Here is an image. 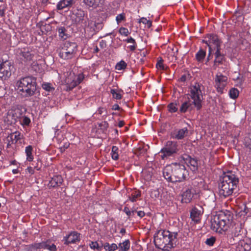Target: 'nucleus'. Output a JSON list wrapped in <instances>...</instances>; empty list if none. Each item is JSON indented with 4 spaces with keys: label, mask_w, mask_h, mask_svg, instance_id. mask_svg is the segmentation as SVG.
I'll return each mask as SVG.
<instances>
[{
    "label": "nucleus",
    "mask_w": 251,
    "mask_h": 251,
    "mask_svg": "<svg viewBox=\"0 0 251 251\" xmlns=\"http://www.w3.org/2000/svg\"><path fill=\"white\" fill-rule=\"evenodd\" d=\"M239 178L235 173L228 171L225 173L219 184V194L221 197H226L238 193Z\"/></svg>",
    "instance_id": "1"
},
{
    "label": "nucleus",
    "mask_w": 251,
    "mask_h": 251,
    "mask_svg": "<svg viewBox=\"0 0 251 251\" xmlns=\"http://www.w3.org/2000/svg\"><path fill=\"white\" fill-rule=\"evenodd\" d=\"M163 174L165 179L174 183L182 182L186 180L189 176L185 166L177 163L167 166L164 169Z\"/></svg>",
    "instance_id": "2"
},
{
    "label": "nucleus",
    "mask_w": 251,
    "mask_h": 251,
    "mask_svg": "<svg viewBox=\"0 0 251 251\" xmlns=\"http://www.w3.org/2000/svg\"><path fill=\"white\" fill-rule=\"evenodd\" d=\"M176 233H171L168 230H159L154 236L155 246L163 251H170L174 246V241L176 238Z\"/></svg>",
    "instance_id": "3"
},
{
    "label": "nucleus",
    "mask_w": 251,
    "mask_h": 251,
    "mask_svg": "<svg viewBox=\"0 0 251 251\" xmlns=\"http://www.w3.org/2000/svg\"><path fill=\"white\" fill-rule=\"evenodd\" d=\"M36 78L32 76L21 78L17 82L18 90L25 97L33 96L36 90Z\"/></svg>",
    "instance_id": "4"
},
{
    "label": "nucleus",
    "mask_w": 251,
    "mask_h": 251,
    "mask_svg": "<svg viewBox=\"0 0 251 251\" xmlns=\"http://www.w3.org/2000/svg\"><path fill=\"white\" fill-rule=\"evenodd\" d=\"M230 214L227 216L222 212L214 216L211 220V228L216 231L226 230V226L230 223Z\"/></svg>",
    "instance_id": "5"
},
{
    "label": "nucleus",
    "mask_w": 251,
    "mask_h": 251,
    "mask_svg": "<svg viewBox=\"0 0 251 251\" xmlns=\"http://www.w3.org/2000/svg\"><path fill=\"white\" fill-rule=\"evenodd\" d=\"M77 50V45L75 42L66 41L59 49V56L64 60L75 58Z\"/></svg>",
    "instance_id": "6"
},
{
    "label": "nucleus",
    "mask_w": 251,
    "mask_h": 251,
    "mask_svg": "<svg viewBox=\"0 0 251 251\" xmlns=\"http://www.w3.org/2000/svg\"><path fill=\"white\" fill-rule=\"evenodd\" d=\"M23 109L19 106H13L9 109L4 117V122L7 125H15L22 119Z\"/></svg>",
    "instance_id": "7"
},
{
    "label": "nucleus",
    "mask_w": 251,
    "mask_h": 251,
    "mask_svg": "<svg viewBox=\"0 0 251 251\" xmlns=\"http://www.w3.org/2000/svg\"><path fill=\"white\" fill-rule=\"evenodd\" d=\"M201 85L199 83H195L190 87V96L193 100L192 103L198 110H200L202 107L203 96L201 90Z\"/></svg>",
    "instance_id": "8"
},
{
    "label": "nucleus",
    "mask_w": 251,
    "mask_h": 251,
    "mask_svg": "<svg viewBox=\"0 0 251 251\" xmlns=\"http://www.w3.org/2000/svg\"><path fill=\"white\" fill-rule=\"evenodd\" d=\"M178 145L176 142L168 141L161 151V158L165 159L177 153L179 151Z\"/></svg>",
    "instance_id": "9"
},
{
    "label": "nucleus",
    "mask_w": 251,
    "mask_h": 251,
    "mask_svg": "<svg viewBox=\"0 0 251 251\" xmlns=\"http://www.w3.org/2000/svg\"><path fill=\"white\" fill-rule=\"evenodd\" d=\"M84 75L83 74L75 75L74 73H70V75L65 79L66 90L70 91L80 84L84 79Z\"/></svg>",
    "instance_id": "10"
},
{
    "label": "nucleus",
    "mask_w": 251,
    "mask_h": 251,
    "mask_svg": "<svg viewBox=\"0 0 251 251\" xmlns=\"http://www.w3.org/2000/svg\"><path fill=\"white\" fill-rule=\"evenodd\" d=\"M202 42L205 43L209 47V51L211 53L214 50H221V42L216 34H207Z\"/></svg>",
    "instance_id": "11"
},
{
    "label": "nucleus",
    "mask_w": 251,
    "mask_h": 251,
    "mask_svg": "<svg viewBox=\"0 0 251 251\" xmlns=\"http://www.w3.org/2000/svg\"><path fill=\"white\" fill-rule=\"evenodd\" d=\"M215 86L218 92L222 94L227 83V77L222 74L216 75L215 76Z\"/></svg>",
    "instance_id": "12"
},
{
    "label": "nucleus",
    "mask_w": 251,
    "mask_h": 251,
    "mask_svg": "<svg viewBox=\"0 0 251 251\" xmlns=\"http://www.w3.org/2000/svg\"><path fill=\"white\" fill-rule=\"evenodd\" d=\"M203 212V209L202 206L199 205L195 206L190 212V217L196 223L200 222L201 216Z\"/></svg>",
    "instance_id": "13"
},
{
    "label": "nucleus",
    "mask_w": 251,
    "mask_h": 251,
    "mask_svg": "<svg viewBox=\"0 0 251 251\" xmlns=\"http://www.w3.org/2000/svg\"><path fill=\"white\" fill-rule=\"evenodd\" d=\"M23 137V135L19 131H16L10 134L6 138V140L8 142L7 148H9L13 144L21 143Z\"/></svg>",
    "instance_id": "14"
},
{
    "label": "nucleus",
    "mask_w": 251,
    "mask_h": 251,
    "mask_svg": "<svg viewBox=\"0 0 251 251\" xmlns=\"http://www.w3.org/2000/svg\"><path fill=\"white\" fill-rule=\"evenodd\" d=\"M80 234L76 231H72L68 235L64 236L63 238L64 244L66 245L76 243L80 241Z\"/></svg>",
    "instance_id": "15"
},
{
    "label": "nucleus",
    "mask_w": 251,
    "mask_h": 251,
    "mask_svg": "<svg viewBox=\"0 0 251 251\" xmlns=\"http://www.w3.org/2000/svg\"><path fill=\"white\" fill-rule=\"evenodd\" d=\"M33 248L35 249H48L50 251H56V246L52 244L50 245V242L49 241H44L41 243H34L31 245Z\"/></svg>",
    "instance_id": "16"
},
{
    "label": "nucleus",
    "mask_w": 251,
    "mask_h": 251,
    "mask_svg": "<svg viewBox=\"0 0 251 251\" xmlns=\"http://www.w3.org/2000/svg\"><path fill=\"white\" fill-rule=\"evenodd\" d=\"M189 130L187 127L176 129L171 134V138L180 140L183 139L188 134Z\"/></svg>",
    "instance_id": "17"
},
{
    "label": "nucleus",
    "mask_w": 251,
    "mask_h": 251,
    "mask_svg": "<svg viewBox=\"0 0 251 251\" xmlns=\"http://www.w3.org/2000/svg\"><path fill=\"white\" fill-rule=\"evenodd\" d=\"M11 65L8 61L3 62V66L0 68V78L5 79L11 75Z\"/></svg>",
    "instance_id": "18"
},
{
    "label": "nucleus",
    "mask_w": 251,
    "mask_h": 251,
    "mask_svg": "<svg viewBox=\"0 0 251 251\" xmlns=\"http://www.w3.org/2000/svg\"><path fill=\"white\" fill-rule=\"evenodd\" d=\"M18 53L20 58L25 62L32 60L34 56V54L27 49H21Z\"/></svg>",
    "instance_id": "19"
},
{
    "label": "nucleus",
    "mask_w": 251,
    "mask_h": 251,
    "mask_svg": "<svg viewBox=\"0 0 251 251\" xmlns=\"http://www.w3.org/2000/svg\"><path fill=\"white\" fill-rule=\"evenodd\" d=\"M83 2L87 7L96 9L104 5V0H83Z\"/></svg>",
    "instance_id": "20"
},
{
    "label": "nucleus",
    "mask_w": 251,
    "mask_h": 251,
    "mask_svg": "<svg viewBox=\"0 0 251 251\" xmlns=\"http://www.w3.org/2000/svg\"><path fill=\"white\" fill-rule=\"evenodd\" d=\"M194 195V190L192 188L186 189L182 194V201L189 203L191 201Z\"/></svg>",
    "instance_id": "21"
},
{
    "label": "nucleus",
    "mask_w": 251,
    "mask_h": 251,
    "mask_svg": "<svg viewBox=\"0 0 251 251\" xmlns=\"http://www.w3.org/2000/svg\"><path fill=\"white\" fill-rule=\"evenodd\" d=\"M215 58L214 60L213 67L214 69L220 65L222 64L225 60V55L221 52V50H217L215 52Z\"/></svg>",
    "instance_id": "22"
},
{
    "label": "nucleus",
    "mask_w": 251,
    "mask_h": 251,
    "mask_svg": "<svg viewBox=\"0 0 251 251\" xmlns=\"http://www.w3.org/2000/svg\"><path fill=\"white\" fill-rule=\"evenodd\" d=\"M76 0H61L57 4L58 10H63L65 8H69L75 2Z\"/></svg>",
    "instance_id": "23"
},
{
    "label": "nucleus",
    "mask_w": 251,
    "mask_h": 251,
    "mask_svg": "<svg viewBox=\"0 0 251 251\" xmlns=\"http://www.w3.org/2000/svg\"><path fill=\"white\" fill-rule=\"evenodd\" d=\"M186 157L182 156L184 160L188 161L191 170L192 171H195L198 169V161L196 159L192 158L189 155H185Z\"/></svg>",
    "instance_id": "24"
},
{
    "label": "nucleus",
    "mask_w": 251,
    "mask_h": 251,
    "mask_svg": "<svg viewBox=\"0 0 251 251\" xmlns=\"http://www.w3.org/2000/svg\"><path fill=\"white\" fill-rule=\"evenodd\" d=\"M63 182V178L61 176H55L51 178L48 184L50 187H56L59 186Z\"/></svg>",
    "instance_id": "25"
},
{
    "label": "nucleus",
    "mask_w": 251,
    "mask_h": 251,
    "mask_svg": "<svg viewBox=\"0 0 251 251\" xmlns=\"http://www.w3.org/2000/svg\"><path fill=\"white\" fill-rule=\"evenodd\" d=\"M251 245L244 240H241L236 246V251H250Z\"/></svg>",
    "instance_id": "26"
},
{
    "label": "nucleus",
    "mask_w": 251,
    "mask_h": 251,
    "mask_svg": "<svg viewBox=\"0 0 251 251\" xmlns=\"http://www.w3.org/2000/svg\"><path fill=\"white\" fill-rule=\"evenodd\" d=\"M75 15V22L76 23L80 24L82 25L84 22V21L86 20L84 19L85 12L81 9H77Z\"/></svg>",
    "instance_id": "27"
},
{
    "label": "nucleus",
    "mask_w": 251,
    "mask_h": 251,
    "mask_svg": "<svg viewBox=\"0 0 251 251\" xmlns=\"http://www.w3.org/2000/svg\"><path fill=\"white\" fill-rule=\"evenodd\" d=\"M243 229L240 224H237L234 225V228L232 230V234L234 237H238L242 236L243 234Z\"/></svg>",
    "instance_id": "28"
},
{
    "label": "nucleus",
    "mask_w": 251,
    "mask_h": 251,
    "mask_svg": "<svg viewBox=\"0 0 251 251\" xmlns=\"http://www.w3.org/2000/svg\"><path fill=\"white\" fill-rule=\"evenodd\" d=\"M96 22L87 19V20L84 21L82 25L85 28L88 27L90 29L95 31L96 28Z\"/></svg>",
    "instance_id": "29"
},
{
    "label": "nucleus",
    "mask_w": 251,
    "mask_h": 251,
    "mask_svg": "<svg viewBox=\"0 0 251 251\" xmlns=\"http://www.w3.org/2000/svg\"><path fill=\"white\" fill-rule=\"evenodd\" d=\"M33 148L29 145L25 148V152L26 155V160L28 161H32L33 160V155H32Z\"/></svg>",
    "instance_id": "30"
},
{
    "label": "nucleus",
    "mask_w": 251,
    "mask_h": 251,
    "mask_svg": "<svg viewBox=\"0 0 251 251\" xmlns=\"http://www.w3.org/2000/svg\"><path fill=\"white\" fill-rule=\"evenodd\" d=\"M130 243L129 240H126L123 243L119 244L118 246L121 251H128L130 249Z\"/></svg>",
    "instance_id": "31"
},
{
    "label": "nucleus",
    "mask_w": 251,
    "mask_h": 251,
    "mask_svg": "<svg viewBox=\"0 0 251 251\" xmlns=\"http://www.w3.org/2000/svg\"><path fill=\"white\" fill-rule=\"evenodd\" d=\"M206 55V52L204 50L201 49L196 54V58L198 62L203 61Z\"/></svg>",
    "instance_id": "32"
},
{
    "label": "nucleus",
    "mask_w": 251,
    "mask_h": 251,
    "mask_svg": "<svg viewBox=\"0 0 251 251\" xmlns=\"http://www.w3.org/2000/svg\"><path fill=\"white\" fill-rule=\"evenodd\" d=\"M192 103L190 101L183 102L180 108L179 111L181 113H185L191 106Z\"/></svg>",
    "instance_id": "33"
},
{
    "label": "nucleus",
    "mask_w": 251,
    "mask_h": 251,
    "mask_svg": "<svg viewBox=\"0 0 251 251\" xmlns=\"http://www.w3.org/2000/svg\"><path fill=\"white\" fill-rule=\"evenodd\" d=\"M125 41L127 43L132 44V45H130L128 47L129 49L130 50L134 51L135 50L137 47V45L135 40L133 38L130 37V38H128L127 39H126Z\"/></svg>",
    "instance_id": "34"
},
{
    "label": "nucleus",
    "mask_w": 251,
    "mask_h": 251,
    "mask_svg": "<svg viewBox=\"0 0 251 251\" xmlns=\"http://www.w3.org/2000/svg\"><path fill=\"white\" fill-rule=\"evenodd\" d=\"M141 196V193L140 191H134L131 195L129 196V200L132 202L136 201L137 199Z\"/></svg>",
    "instance_id": "35"
},
{
    "label": "nucleus",
    "mask_w": 251,
    "mask_h": 251,
    "mask_svg": "<svg viewBox=\"0 0 251 251\" xmlns=\"http://www.w3.org/2000/svg\"><path fill=\"white\" fill-rule=\"evenodd\" d=\"M119 149L116 146H113L111 150V156L113 159L117 160L119 158Z\"/></svg>",
    "instance_id": "36"
},
{
    "label": "nucleus",
    "mask_w": 251,
    "mask_h": 251,
    "mask_svg": "<svg viewBox=\"0 0 251 251\" xmlns=\"http://www.w3.org/2000/svg\"><path fill=\"white\" fill-rule=\"evenodd\" d=\"M229 97L232 99H236L239 96V91L235 88H231L229 91Z\"/></svg>",
    "instance_id": "37"
},
{
    "label": "nucleus",
    "mask_w": 251,
    "mask_h": 251,
    "mask_svg": "<svg viewBox=\"0 0 251 251\" xmlns=\"http://www.w3.org/2000/svg\"><path fill=\"white\" fill-rule=\"evenodd\" d=\"M111 94L112 95L113 98L117 100H120L122 98V96L120 93V91L116 89H111Z\"/></svg>",
    "instance_id": "38"
},
{
    "label": "nucleus",
    "mask_w": 251,
    "mask_h": 251,
    "mask_svg": "<svg viewBox=\"0 0 251 251\" xmlns=\"http://www.w3.org/2000/svg\"><path fill=\"white\" fill-rule=\"evenodd\" d=\"M59 37L64 39H66L67 37L66 34V29L64 27H61L58 29Z\"/></svg>",
    "instance_id": "39"
},
{
    "label": "nucleus",
    "mask_w": 251,
    "mask_h": 251,
    "mask_svg": "<svg viewBox=\"0 0 251 251\" xmlns=\"http://www.w3.org/2000/svg\"><path fill=\"white\" fill-rule=\"evenodd\" d=\"M126 63L124 61L121 60L116 64L115 68L118 70H121L126 69Z\"/></svg>",
    "instance_id": "40"
},
{
    "label": "nucleus",
    "mask_w": 251,
    "mask_h": 251,
    "mask_svg": "<svg viewBox=\"0 0 251 251\" xmlns=\"http://www.w3.org/2000/svg\"><path fill=\"white\" fill-rule=\"evenodd\" d=\"M169 112L173 113L177 111L178 108L176 103H171L168 105Z\"/></svg>",
    "instance_id": "41"
},
{
    "label": "nucleus",
    "mask_w": 251,
    "mask_h": 251,
    "mask_svg": "<svg viewBox=\"0 0 251 251\" xmlns=\"http://www.w3.org/2000/svg\"><path fill=\"white\" fill-rule=\"evenodd\" d=\"M22 117L23 118L22 120L21 119L19 121L21 124L23 126H28L31 122L30 119L26 116H23Z\"/></svg>",
    "instance_id": "42"
},
{
    "label": "nucleus",
    "mask_w": 251,
    "mask_h": 251,
    "mask_svg": "<svg viewBox=\"0 0 251 251\" xmlns=\"http://www.w3.org/2000/svg\"><path fill=\"white\" fill-rule=\"evenodd\" d=\"M126 19V15L124 13L118 14L116 18V20L118 24L120 23L122 21H125Z\"/></svg>",
    "instance_id": "43"
},
{
    "label": "nucleus",
    "mask_w": 251,
    "mask_h": 251,
    "mask_svg": "<svg viewBox=\"0 0 251 251\" xmlns=\"http://www.w3.org/2000/svg\"><path fill=\"white\" fill-rule=\"evenodd\" d=\"M156 66L158 69H160L162 70H164L167 68L165 67L163 64V60L161 58H160V59L158 60Z\"/></svg>",
    "instance_id": "44"
},
{
    "label": "nucleus",
    "mask_w": 251,
    "mask_h": 251,
    "mask_svg": "<svg viewBox=\"0 0 251 251\" xmlns=\"http://www.w3.org/2000/svg\"><path fill=\"white\" fill-rule=\"evenodd\" d=\"M140 23H143V24L147 25L148 28H150L151 27L152 23L151 21L147 20L145 18H142L139 20Z\"/></svg>",
    "instance_id": "45"
},
{
    "label": "nucleus",
    "mask_w": 251,
    "mask_h": 251,
    "mask_svg": "<svg viewBox=\"0 0 251 251\" xmlns=\"http://www.w3.org/2000/svg\"><path fill=\"white\" fill-rule=\"evenodd\" d=\"M90 247L91 249H97L99 251H100L101 250V247L99 246L97 242H92L90 244Z\"/></svg>",
    "instance_id": "46"
},
{
    "label": "nucleus",
    "mask_w": 251,
    "mask_h": 251,
    "mask_svg": "<svg viewBox=\"0 0 251 251\" xmlns=\"http://www.w3.org/2000/svg\"><path fill=\"white\" fill-rule=\"evenodd\" d=\"M119 31V33L122 35H124L126 36H127L129 34V32L128 29L125 28V27H123L120 28Z\"/></svg>",
    "instance_id": "47"
},
{
    "label": "nucleus",
    "mask_w": 251,
    "mask_h": 251,
    "mask_svg": "<svg viewBox=\"0 0 251 251\" xmlns=\"http://www.w3.org/2000/svg\"><path fill=\"white\" fill-rule=\"evenodd\" d=\"M215 238L212 236L210 238L207 239L205 243L206 245L210 246H212L214 245V243L215 242Z\"/></svg>",
    "instance_id": "48"
},
{
    "label": "nucleus",
    "mask_w": 251,
    "mask_h": 251,
    "mask_svg": "<svg viewBox=\"0 0 251 251\" xmlns=\"http://www.w3.org/2000/svg\"><path fill=\"white\" fill-rule=\"evenodd\" d=\"M42 166V161L40 159L38 158L36 161V165L34 166V169H36L37 171H39L41 169Z\"/></svg>",
    "instance_id": "49"
},
{
    "label": "nucleus",
    "mask_w": 251,
    "mask_h": 251,
    "mask_svg": "<svg viewBox=\"0 0 251 251\" xmlns=\"http://www.w3.org/2000/svg\"><path fill=\"white\" fill-rule=\"evenodd\" d=\"M42 88L47 91H50L52 89V88L51 86V84L49 83H44L42 84Z\"/></svg>",
    "instance_id": "50"
},
{
    "label": "nucleus",
    "mask_w": 251,
    "mask_h": 251,
    "mask_svg": "<svg viewBox=\"0 0 251 251\" xmlns=\"http://www.w3.org/2000/svg\"><path fill=\"white\" fill-rule=\"evenodd\" d=\"M99 126L104 130H107L108 128L109 124L106 121H103L99 124Z\"/></svg>",
    "instance_id": "51"
},
{
    "label": "nucleus",
    "mask_w": 251,
    "mask_h": 251,
    "mask_svg": "<svg viewBox=\"0 0 251 251\" xmlns=\"http://www.w3.org/2000/svg\"><path fill=\"white\" fill-rule=\"evenodd\" d=\"M32 68L36 72H40V66L36 62H34L32 64Z\"/></svg>",
    "instance_id": "52"
},
{
    "label": "nucleus",
    "mask_w": 251,
    "mask_h": 251,
    "mask_svg": "<svg viewBox=\"0 0 251 251\" xmlns=\"http://www.w3.org/2000/svg\"><path fill=\"white\" fill-rule=\"evenodd\" d=\"M124 211L126 213L128 217H129L132 214H134V211H130L129 208L126 206L124 207Z\"/></svg>",
    "instance_id": "53"
},
{
    "label": "nucleus",
    "mask_w": 251,
    "mask_h": 251,
    "mask_svg": "<svg viewBox=\"0 0 251 251\" xmlns=\"http://www.w3.org/2000/svg\"><path fill=\"white\" fill-rule=\"evenodd\" d=\"M118 248V246L117 244L115 243H113L110 245V247L109 248V249L108 250V251H116Z\"/></svg>",
    "instance_id": "54"
},
{
    "label": "nucleus",
    "mask_w": 251,
    "mask_h": 251,
    "mask_svg": "<svg viewBox=\"0 0 251 251\" xmlns=\"http://www.w3.org/2000/svg\"><path fill=\"white\" fill-rule=\"evenodd\" d=\"M137 213L138 216L139 217H140V218H142V217H144L145 215V212L143 211H138L137 212Z\"/></svg>",
    "instance_id": "55"
},
{
    "label": "nucleus",
    "mask_w": 251,
    "mask_h": 251,
    "mask_svg": "<svg viewBox=\"0 0 251 251\" xmlns=\"http://www.w3.org/2000/svg\"><path fill=\"white\" fill-rule=\"evenodd\" d=\"M34 169L32 167H28L27 169L28 173L31 175H32L34 173Z\"/></svg>",
    "instance_id": "56"
},
{
    "label": "nucleus",
    "mask_w": 251,
    "mask_h": 251,
    "mask_svg": "<svg viewBox=\"0 0 251 251\" xmlns=\"http://www.w3.org/2000/svg\"><path fill=\"white\" fill-rule=\"evenodd\" d=\"M110 247V245L108 243H105L103 245L104 249L106 251H108V250L109 249Z\"/></svg>",
    "instance_id": "57"
},
{
    "label": "nucleus",
    "mask_w": 251,
    "mask_h": 251,
    "mask_svg": "<svg viewBox=\"0 0 251 251\" xmlns=\"http://www.w3.org/2000/svg\"><path fill=\"white\" fill-rule=\"evenodd\" d=\"M106 110L103 108V107H100L98 110V113L100 115H101L102 114V113H103V112L104 111H105Z\"/></svg>",
    "instance_id": "58"
},
{
    "label": "nucleus",
    "mask_w": 251,
    "mask_h": 251,
    "mask_svg": "<svg viewBox=\"0 0 251 251\" xmlns=\"http://www.w3.org/2000/svg\"><path fill=\"white\" fill-rule=\"evenodd\" d=\"M187 79V76L185 75H182L179 78V80L181 82H185Z\"/></svg>",
    "instance_id": "59"
},
{
    "label": "nucleus",
    "mask_w": 251,
    "mask_h": 251,
    "mask_svg": "<svg viewBox=\"0 0 251 251\" xmlns=\"http://www.w3.org/2000/svg\"><path fill=\"white\" fill-rule=\"evenodd\" d=\"M125 125V122L124 121H120L118 124V126L119 127H123Z\"/></svg>",
    "instance_id": "60"
},
{
    "label": "nucleus",
    "mask_w": 251,
    "mask_h": 251,
    "mask_svg": "<svg viewBox=\"0 0 251 251\" xmlns=\"http://www.w3.org/2000/svg\"><path fill=\"white\" fill-rule=\"evenodd\" d=\"M120 108L119 106L117 104H114L112 106V110H119Z\"/></svg>",
    "instance_id": "61"
},
{
    "label": "nucleus",
    "mask_w": 251,
    "mask_h": 251,
    "mask_svg": "<svg viewBox=\"0 0 251 251\" xmlns=\"http://www.w3.org/2000/svg\"><path fill=\"white\" fill-rule=\"evenodd\" d=\"M69 145H67L66 147H61L59 149L61 152H64L66 149H67L69 147Z\"/></svg>",
    "instance_id": "62"
},
{
    "label": "nucleus",
    "mask_w": 251,
    "mask_h": 251,
    "mask_svg": "<svg viewBox=\"0 0 251 251\" xmlns=\"http://www.w3.org/2000/svg\"><path fill=\"white\" fill-rule=\"evenodd\" d=\"M120 233L123 235L125 234L126 233V229L124 228H122L120 230Z\"/></svg>",
    "instance_id": "63"
},
{
    "label": "nucleus",
    "mask_w": 251,
    "mask_h": 251,
    "mask_svg": "<svg viewBox=\"0 0 251 251\" xmlns=\"http://www.w3.org/2000/svg\"><path fill=\"white\" fill-rule=\"evenodd\" d=\"M250 141L249 143L248 146H249L250 149L251 150V135H250Z\"/></svg>",
    "instance_id": "64"
}]
</instances>
